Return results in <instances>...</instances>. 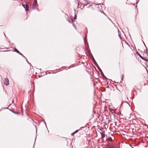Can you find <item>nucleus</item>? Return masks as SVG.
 I'll use <instances>...</instances> for the list:
<instances>
[{"label": "nucleus", "mask_w": 148, "mask_h": 148, "mask_svg": "<svg viewBox=\"0 0 148 148\" xmlns=\"http://www.w3.org/2000/svg\"><path fill=\"white\" fill-rule=\"evenodd\" d=\"M37 130H36V133H37Z\"/></svg>", "instance_id": "bb28decb"}, {"label": "nucleus", "mask_w": 148, "mask_h": 148, "mask_svg": "<svg viewBox=\"0 0 148 148\" xmlns=\"http://www.w3.org/2000/svg\"><path fill=\"white\" fill-rule=\"evenodd\" d=\"M77 18V16H75L74 17V20H75Z\"/></svg>", "instance_id": "a211bd4d"}, {"label": "nucleus", "mask_w": 148, "mask_h": 148, "mask_svg": "<svg viewBox=\"0 0 148 148\" xmlns=\"http://www.w3.org/2000/svg\"><path fill=\"white\" fill-rule=\"evenodd\" d=\"M123 77H124V75L122 74L121 75V80H123Z\"/></svg>", "instance_id": "ddd939ff"}, {"label": "nucleus", "mask_w": 148, "mask_h": 148, "mask_svg": "<svg viewBox=\"0 0 148 148\" xmlns=\"http://www.w3.org/2000/svg\"><path fill=\"white\" fill-rule=\"evenodd\" d=\"M5 109H8V108H6Z\"/></svg>", "instance_id": "c756f323"}, {"label": "nucleus", "mask_w": 148, "mask_h": 148, "mask_svg": "<svg viewBox=\"0 0 148 148\" xmlns=\"http://www.w3.org/2000/svg\"><path fill=\"white\" fill-rule=\"evenodd\" d=\"M22 56L25 58L26 59V61L27 62V58L25 56H24L23 55Z\"/></svg>", "instance_id": "4468645a"}, {"label": "nucleus", "mask_w": 148, "mask_h": 148, "mask_svg": "<svg viewBox=\"0 0 148 148\" xmlns=\"http://www.w3.org/2000/svg\"><path fill=\"white\" fill-rule=\"evenodd\" d=\"M109 86H108L107 87V88H109Z\"/></svg>", "instance_id": "c85d7f7f"}, {"label": "nucleus", "mask_w": 148, "mask_h": 148, "mask_svg": "<svg viewBox=\"0 0 148 148\" xmlns=\"http://www.w3.org/2000/svg\"><path fill=\"white\" fill-rule=\"evenodd\" d=\"M37 0H34V1L33 3L32 4V6L31 4L30 3H27L26 2L25 3V4H23L22 5L25 9V10L26 11H27L29 10V5H30L31 6V8H32V9H35L36 8V7L37 5Z\"/></svg>", "instance_id": "f257e3e1"}, {"label": "nucleus", "mask_w": 148, "mask_h": 148, "mask_svg": "<svg viewBox=\"0 0 148 148\" xmlns=\"http://www.w3.org/2000/svg\"><path fill=\"white\" fill-rule=\"evenodd\" d=\"M74 134L73 133H71V136H73L74 135Z\"/></svg>", "instance_id": "5701e85b"}, {"label": "nucleus", "mask_w": 148, "mask_h": 148, "mask_svg": "<svg viewBox=\"0 0 148 148\" xmlns=\"http://www.w3.org/2000/svg\"><path fill=\"white\" fill-rule=\"evenodd\" d=\"M92 58V60L93 61V63L95 64L97 66L98 64H97V63L95 61V59H94V58H93L92 55V54H90Z\"/></svg>", "instance_id": "20e7f679"}, {"label": "nucleus", "mask_w": 148, "mask_h": 148, "mask_svg": "<svg viewBox=\"0 0 148 148\" xmlns=\"http://www.w3.org/2000/svg\"><path fill=\"white\" fill-rule=\"evenodd\" d=\"M97 68H98V69L99 70V71H100V72H101V71H102V70H101V69H100V67H99V66L98 65H97Z\"/></svg>", "instance_id": "9d476101"}, {"label": "nucleus", "mask_w": 148, "mask_h": 148, "mask_svg": "<svg viewBox=\"0 0 148 148\" xmlns=\"http://www.w3.org/2000/svg\"><path fill=\"white\" fill-rule=\"evenodd\" d=\"M48 132H49V130H48Z\"/></svg>", "instance_id": "473e14b6"}, {"label": "nucleus", "mask_w": 148, "mask_h": 148, "mask_svg": "<svg viewBox=\"0 0 148 148\" xmlns=\"http://www.w3.org/2000/svg\"><path fill=\"white\" fill-rule=\"evenodd\" d=\"M143 43H144V45H145V47L146 48V47H146V45H145V43H144V42L143 41Z\"/></svg>", "instance_id": "393cba45"}, {"label": "nucleus", "mask_w": 148, "mask_h": 148, "mask_svg": "<svg viewBox=\"0 0 148 148\" xmlns=\"http://www.w3.org/2000/svg\"><path fill=\"white\" fill-rule=\"evenodd\" d=\"M70 68H71V67H70V66H69V67H68V69H70Z\"/></svg>", "instance_id": "a878e982"}, {"label": "nucleus", "mask_w": 148, "mask_h": 148, "mask_svg": "<svg viewBox=\"0 0 148 148\" xmlns=\"http://www.w3.org/2000/svg\"><path fill=\"white\" fill-rule=\"evenodd\" d=\"M14 51L15 52H16L18 53H20V51H18V50L15 48L14 49Z\"/></svg>", "instance_id": "6e6552de"}, {"label": "nucleus", "mask_w": 148, "mask_h": 148, "mask_svg": "<svg viewBox=\"0 0 148 148\" xmlns=\"http://www.w3.org/2000/svg\"><path fill=\"white\" fill-rule=\"evenodd\" d=\"M5 36L6 37V38H8L5 35Z\"/></svg>", "instance_id": "cd10ccee"}, {"label": "nucleus", "mask_w": 148, "mask_h": 148, "mask_svg": "<svg viewBox=\"0 0 148 148\" xmlns=\"http://www.w3.org/2000/svg\"><path fill=\"white\" fill-rule=\"evenodd\" d=\"M27 62L30 65H31V63H29V62H28V61H27Z\"/></svg>", "instance_id": "b1692460"}, {"label": "nucleus", "mask_w": 148, "mask_h": 148, "mask_svg": "<svg viewBox=\"0 0 148 148\" xmlns=\"http://www.w3.org/2000/svg\"><path fill=\"white\" fill-rule=\"evenodd\" d=\"M141 59H142L143 60L146 61H148V60L145 58L143 57L142 56L140 58Z\"/></svg>", "instance_id": "1a4fd4ad"}, {"label": "nucleus", "mask_w": 148, "mask_h": 148, "mask_svg": "<svg viewBox=\"0 0 148 148\" xmlns=\"http://www.w3.org/2000/svg\"><path fill=\"white\" fill-rule=\"evenodd\" d=\"M146 53H147V47H146Z\"/></svg>", "instance_id": "4be33fe9"}, {"label": "nucleus", "mask_w": 148, "mask_h": 148, "mask_svg": "<svg viewBox=\"0 0 148 148\" xmlns=\"http://www.w3.org/2000/svg\"><path fill=\"white\" fill-rule=\"evenodd\" d=\"M19 53L20 54V55H21V56H22L23 55L22 54V53H21V52H20V53Z\"/></svg>", "instance_id": "412c9836"}, {"label": "nucleus", "mask_w": 148, "mask_h": 148, "mask_svg": "<svg viewBox=\"0 0 148 148\" xmlns=\"http://www.w3.org/2000/svg\"><path fill=\"white\" fill-rule=\"evenodd\" d=\"M83 127H81V128H83Z\"/></svg>", "instance_id": "2f4dec72"}, {"label": "nucleus", "mask_w": 148, "mask_h": 148, "mask_svg": "<svg viewBox=\"0 0 148 148\" xmlns=\"http://www.w3.org/2000/svg\"><path fill=\"white\" fill-rule=\"evenodd\" d=\"M83 40H84V43H85V44H86V40H85V38L83 37Z\"/></svg>", "instance_id": "dca6fc26"}, {"label": "nucleus", "mask_w": 148, "mask_h": 148, "mask_svg": "<svg viewBox=\"0 0 148 148\" xmlns=\"http://www.w3.org/2000/svg\"><path fill=\"white\" fill-rule=\"evenodd\" d=\"M87 37V34H86L85 35V38H86Z\"/></svg>", "instance_id": "aec40b11"}, {"label": "nucleus", "mask_w": 148, "mask_h": 148, "mask_svg": "<svg viewBox=\"0 0 148 148\" xmlns=\"http://www.w3.org/2000/svg\"><path fill=\"white\" fill-rule=\"evenodd\" d=\"M101 132L99 131H98V132H99L100 134H101V137L102 138H103L105 137V134H104L103 132H102V130H100Z\"/></svg>", "instance_id": "423d86ee"}, {"label": "nucleus", "mask_w": 148, "mask_h": 148, "mask_svg": "<svg viewBox=\"0 0 148 148\" xmlns=\"http://www.w3.org/2000/svg\"><path fill=\"white\" fill-rule=\"evenodd\" d=\"M136 53L138 56L141 58L142 56L140 55V54L138 52H136Z\"/></svg>", "instance_id": "9b49d317"}, {"label": "nucleus", "mask_w": 148, "mask_h": 148, "mask_svg": "<svg viewBox=\"0 0 148 148\" xmlns=\"http://www.w3.org/2000/svg\"><path fill=\"white\" fill-rule=\"evenodd\" d=\"M99 8H101V9L102 6L100 5L98 7Z\"/></svg>", "instance_id": "6ab92c4d"}, {"label": "nucleus", "mask_w": 148, "mask_h": 148, "mask_svg": "<svg viewBox=\"0 0 148 148\" xmlns=\"http://www.w3.org/2000/svg\"><path fill=\"white\" fill-rule=\"evenodd\" d=\"M73 25L74 26V27H75V29H76V27H75V24L74 23H73Z\"/></svg>", "instance_id": "f3484780"}, {"label": "nucleus", "mask_w": 148, "mask_h": 148, "mask_svg": "<svg viewBox=\"0 0 148 148\" xmlns=\"http://www.w3.org/2000/svg\"><path fill=\"white\" fill-rule=\"evenodd\" d=\"M4 84L6 86L8 85L9 84V80L7 78H5L4 82Z\"/></svg>", "instance_id": "f03ea898"}, {"label": "nucleus", "mask_w": 148, "mask_h": 148, "mask_svg": "<svg viewBox=\"0 0 148 148\" xmlns=\"http://www.w3.org/2000/svg\"><path fill=\"white\" fill-rule=\"evenodd\" d=\"M67 21H68L70 23H71L73 22V20L71 18H68L66 19Z\"/></svg>", "instance_id": "39448f33"}, {"label": "nucleus", "mask_w": 148, "mask_h": 148, "mask_svg": "<svg viewBox=\"0 0 148 148\" xmlns=\"http://www.w3.org/2000/svg\"><path fill=\"white\" fill-rule=\"evenodd\" d=\"M78 130H76V131H75L73 133L75 134L76 133H77L78 132Z\"/></svg>", "instance_id": "2eb2a0df"}, {"label": "nucleus", "mask_w": 148, "mask_h": 148, "mask_svg": "<svg viewBox=\"0 0 148 148\" xmlns=\"http://www.w3.org/2000/svg\"><path fill=\"white\" fill-rule=\"evenodd\" d=\"M107 140L108 141H112V138L110 137H109L107 138Z\"/></svg>", "instance_id": "0eeeda50"}, {"label": "nucleus", "mask_w": 148, "mask_h": 148, "mask_svg": "<svg viewBox=\"0 0 148 148\" xmlns=\"http://www.w3.org/2000/svg\"><path fill=\"white\" fill-rule=\"evenodd\" d=\"M101 72H100L101 74L103 77V79H105L106 80V81L107 82V83L108 82L107 81L108 80V79L107 78V77L105 76L104 75L102 71H101Z\"/></svg>", "instance_id": "7ed1b4c3"}, {"label": "nucleus", "mask_w": 148, "mask_h": 148, "mask_svg": "<svg viewBox=\"0 0 148 148\" xmlns=\"http://www.w3.org/2000/svg\"><path fill=\"white\" fill-rule=\"evenodd\" d=\"M45 125H46V124L45 123Z\"/></svg>", "instance_id": "7c9ffc66"}, {"label": "nucleus", "mask_w": 148, "mask_h": 148, "mask_svg": "<svg viewBox=\"0 0 148 148\" xmlns=\"http://www.w3.org/2000/svg\"><path fill=\"white\" fill-rule=\"evenodd\" d=\"M10 110L12 112H13V113L15 114H19V113L17 112H14L13 111H12V110Z\"/></svg>", "instance_id": "f8f14e48"}]
</instances>
